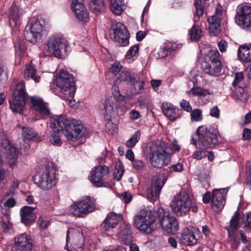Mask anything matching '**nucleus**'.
Listing matches in <instances>:
<instances>
[{"label": "nucleus", "mask_w": 251, "mask_h": 251, "mask_svg": "<svg viewBox=\"0 0 251 251\" xmlns=\"http://www.w3.org/2000/svg\"><path fill=\"white\" fill-rule=\"evenodd\" d=\"M56 85L62 94L61 97L65 100L70 101L73 99L75 88L74 78L67 71L62 70L56 76Z\"/></svg>", "instance_id": "obj_1"}, {"label": "nucleus", "mask_w": 251, "mask_h": 251, "mask_svg": "<svg viewBox=\"0 0 251 251\" xmlns=\"http://www.w3.org/2000/svg\"><path fill=\"white\" fill-rule=\"evenodd\" d=\"M170 205L173 212L177 216L186 215L190 209L194 213L198 211V207L192 205L188 195L184 191H181L176 195Z\"/></svg>", "instance_id": "obj_2"}, {"label": "nucleus", "mask_w": 251, "mask_h": 251, "mask_svg": "<svg viewBox=\"0 0 251 251\" xmlns=\"http://www.w3.org/2000/svg\"><path fill=\"white\" fill-rule=\"evenodd\" d=\"M155 216L151 210L142 209L133 218V225L139 231L151 234L155 229Z\"/></svg>", "instance_id": "obj_3"}, {"label": "nucleus", "mask_w": 251, "mask_h": 251, "mask_svg": "<svg viewBox=\"0 0 251 251\" xmlns=\"http://www.w3.org/2000/svg\"><path fill=\"white\" fill-rule=\"evenodd\" d=\"M198 138L194 144L202 149L213 148L218 143V131L211 126H200L197 129Z\"/></svg>", "instance_id": "obj_4"}, {"label": "nucleus", "mask_w": 251, "mask_h": 251, "mask_svg": "<svg viewBox=\"0 0 251 251\" xmlns=\"http://www.w3.org/2000/svg\"><path fill=\"white\" fill-rule=\"evenodd\" d=\"M168 146L164 143L153 146L151 149L150 160L154 167L162 168L169 164L171 154L168 152Z\"/></svg>", "instance_id": "obj_5"}, {"label": "nucleus", "mask_w": 251, "mask_h": 251, "mask_svg": "<svg viewBox=\"0 0 251 251\" xmlns=\"http://www.w3.org/2000/svg\"><path fill=\"white\" fill-rule=\"evenodd\" d=\"M201 69L205 73L215 76L221 74L222 65L220 53L217 50H211L206 55L205 60L203 61Z\"/></svg>", "instance_id": "obj_6"}, {"label": "nucleus", "mask_w": 251, "mask_h": 251, "mask_svg": "<svg viewBox=\"0 0 251 251\" xmlns=\"http://www.w3.org/2000/svg\"><path fill=\"white\" fill-rule=\"evenodd\" d=\"M67 42L61 35L56 34L50 36L48 41L46 53L58 58H62L65 54Z\"/></svg>", "instance_id": "obj_7"}, {"label": "nucleus", "mask_w": 251, "mask_h": 251, "mask_svg": "<svg viewBox=\"0 0 251 251\" xmlns=\"http://www.w3.org/2000/svg\"><path fill=\"white\" fill-rule=\"evenodd\" d=\"M99 107L100 110L103 111L104 118L107 121L105 125L106 130L110 134H113L116 128V125L112 123L113 118H116L118 115L117 105L111 99L106 98L100 102Z\"/></svg>", "instance_id": "obj_8"}, {"label": "nucleus", "mask_w": 251, "mask_h": 251, "mask_svg": "<svg viewBox=\"0 0 251 251\" xmlns=\"http://www.w3.org/2000/svg\"><path fill=\"white\" fill-rule=\"evenodd\" d=\"M46 25V23L43 20H37L31 22L25 28V38L33 44L41 42Z\"/></svg>", "instance_id": "obj_9"}, {"label": "nucleus", "mask_w": 251, "mask_h": 251, "mask_svg": "<svg viewBox=\"0 0 251 251\" xmlns=\"http://www.w3.org/2000/svg\"><path fill=\"white\" fill-rule=\"evenodd\" d=\"M157 215L159 225L167 233L174 234L178 230V222L176 218L172 216L169 212L160 208L157 211Z\"/></svg>", "instance_id": "obj_10"}, {"label": "nucleus", "mask_w": 251, "mask_h": 251, "mask_svg": "<svg viewBox=\"0 0 251 251\" xmlns=\"http://www.w3.org/2000/svg\"><path fill=\"white\" fill-rule=\"evenodd\" d=\"M251 4L243 2L236 9L235 21L242 28L251 30Z\"/></svg>", "instance_id": "obj_11"}, {"label": "nucleus", "mask_w": 251, "mask_h": 251, "mask_svg": "<svg viewBox=\"0 0 251 251\" xmlns=\"http://www.w3.org/2000/svg\"><path fill=\"white\" fill-rule=\"evenodd\" d=\"M95 208L93 201L89 197H85L81 200L74 202L71 206L70 211L75 216L83 217Z\"/></svg>", "instance_id": "obj_12"}, {"label": "nucleus", "mask_w": 251, "mask_h": 251, "mask_svg": "<svg viewBox=\"0 0 251 251\" xmlns=\"http://www.w3.org/2000/svg\"><path fill=\"white\" fill-rule=\"evenodd\" d=\"M110 35L117 46H126L129 44V34L126 27L121 23L112 25Z\"/></svg>", "instance_id": "obj_13"}, {"label": "nucleus", "mask_w": 251, "mask_h": 251, "mask_svg": "<svg viewBox=\"0 0 251 251\" xmlns=\"http://www.w3.org/2000/svg\"><path fill=\"white\" fill-rule=\"evenodd\" d=\"M35 182L41 189L49 190L56 184L54 173L46 169L35 176Z\"/></svg>", "instance_id": "obj_14"}, {"label": "nucleus", "mask_w": 251, "mask_h": 251, "mask_svg": "<svg viewBox=\"0 0 251 251\" xmlns=\"http://www.w3.org/2000/svg\"><path fill=\"white\" fill-rule=\"evenodd\" d=\"M109 173V169L105 165L94 167L91 171L90 181L97 187H106L108 185L105 182L104 177Z\"/></svg>", "instance_id": "obj_15"}, {"label": "nucleus", "mask_w": 251, "mask_h": 251, "mask_svg": "<svg viewBox=\"0 0 251 251\" xmlns=\"http://www.w3.org/2000/svg\"><path fill=\"white\" fill-rule=\"evenodd\" d=\"M166 180L165 177L162 175L153 176L147 189V198L151 201L156 200L159 196L160 191L164 185Z\"/></svg>", "instance_id": "obj_16"}, {"label": "nucleus", "mask_w": 251, "mask_h": 251, "mask_svg": "<svg viewBox=\"0 0 251 251\" xmlns=\"http://www.w3.org/2000/svg\"><path fill=\"white\" fill-rule=\"evenodd\" d=\"M74 121L66 115H56L50 119V126L54 132L66 131L73 126Z\"/></svg>", "instance_id": "obj_17"}, {"label": "nucleus", "mask_w": 251, "mask_h": 251, "mask_svg": "<svg viewBox=\"0 0 251 251\" xmlns=\"http://www.w3.org/2000/svg\"><path fill=\"white\" fill-rule=\"evenodd\" d=\"M14 245L16 251H32V239L30 236L25 233L15 236Z\"/></svg>", "instance_id": "obj_18"}, {"label": "nucleus", "mask_w": 251, "mask_h": 251, "mask_svg": "<svg viewBox=\"0 0 251 251\" xmlns=\"http://www.w3.org/2000/svg\"><path fill=\"white\" fill-rule=\"evenodd\" d=\"M227 192L226 188L213 190L212 208L214 211L218 212L223 208L226 203L225 196Z\"/></svg>", "instance_id": "obj_19"}, {"label": "nucleus", "mask_w": 251, "mask_h": 251, "mask_svg": "<svg viewBox=\"0 0 251 251\" xmlns=\"http://www.w3.org/2000/svg\"><path fill=\"white\" fill-rule=\"evenodd\" d=\"M199 234L197 230L194 228H184L180 235L182 242L187 246H193L198 243Z\"/></svg>", "instance_id": "obj_20"}, {"label": "nucleus", "mask_w": 251, "mask_h": 251, "mask_svg": "<svg viewBox=\"0 0 251 251\" xmlns=\"http://www.w3.org/2000/svg\"><path fill=\"white\" fill-rule=\"evenodd\" d=\"M36 207L25 206L20 210L21 222L26 226H30L36 219Z\"/></svg>", "instance_id": "obj_21"}, {"label": "nucleus", "mask_w": 251, "mask_h": 251, "mask_svg": "<svg viewBox=\"0 0 251 251\" xmlns=\"http://www.w3.org/2000/svg\"><path fill=\"white\" fill-rule=\"evenodd\" d=\"M123 219V217L122 215L110 212L107 215L101 224V227L104 231L110 230L111 229L114 228Z\"/></svg>", "instance_id": "obj_22"}, {"label": "nucleus", "mask_w": 251, "mask_h": 251, "mask_svg": "<svg viewBox=\"0 0 251 251\" xmlns=\"http://www.w3.org/2000/svg\"><path fill=\"white\" fill-rule=\"evenodd\" d=\"M163 114L171 121L174 122L181 117L182 110L176 107L171 103L164 102L162 105Z\"/></svg>", "instance_id": "obj_23"}, {"label": "nucleus", "mask_w": 251, "mask_h": 251, "mask_svg": "<svg viewBox=\"0 0 251 251\" xmlns=\"http://www.w3.org/2000/svg\"><path fill=\"white\" fill-rule=\"evenodd\" d=\"M238 56L245 62H251V43H245L239 47Z\"/></svg>", "instance_id": "obj_24"}, {"label": "nucleus", "mask_w": 251, "mask_h": 251, "mask_svg": "<svg viewBox=\"0 0 251 251\" xmlns=\"http://www.w3.org/2000/svg\"><path fill=\"white\" fill-rule=\"evenodd\" d=\"M30 102L34 109L40 114L45 115H48L50 114L49 108L42 99L38 98L32 97L30 98Z\"/></svg>", "instance_id": "obj_25"}, {"label": "nucleus", "mask_w": 251, "mask_h": 251, "mask_svg": "<svg viewBox=\"0 0 251 251\" xmlns=\"http://www.w3.org/2000/svg\"><path fill=\"white\" fill-rule=\"evenodd\" d=\"M12 98V101H9L10 108L13 112L21 114L25 107L26 99L13 96Z\"/></svg>", "instance_id": "obj_26"}, {"label": "nucleus", "mask_w": 251, "mask_h": 251, "mask_svg": "<svg viewBox=\"0 0 251 251\" xmlns=\"http://www.w3.org/2000/svg\"><path fill=\"white\" fill-rule=\"evenodd\" d=\"M240 217V214L238 210H237L230 220V224L226 229L228 231V236L230 238H234V235L235 231L238 229L239 227V222Z\"/></svg>", "instance_id": "obj_27"}, {"label": "nucleus", "mask_w": 251, "mask_h": 251, "mask_svg": "<svg viewBox=\"0 0 251 251\" xmlns=\"http://www.w3.org/2000/svg\"><path fill=\"white\" fill-rule=\"evenodd\" d=\"M207 20L209 24V31L214 35L219 34L221 31L220 17L211 16Z\"/></svg>", "instance_id": "obj_28"}, {"label": "nucleus", "mask_w": 251, "mask_h": 251, "mask_svg": "<svg viewBox=\"0 0 251 251\" xmlns=\"http://www.w3.org/2000/svg\"><path fill=\"white\" fill-rule=\"evenodd\" d=\"M36 72L35 67L31 63L26 64L24 71V77L26 79H31L37 83L39 81L40 77L36 75Z\"/></svg>", "instance_id": "obj_29"}, {"label": "nucleus", "mask_w": 251, "mask_h": 251, "mask_svg": "<svg viewBox=\"0 0 251 251\" xmlns=\"http://www.w3.org/2000/svg\"><path fill=\"white\" fill-rule=\"evenodd\" d=\"M88 6L90 10L96 14L104 11L105 9L103 0H90Z\"/></svg>", "instance_id": "obj_30"}, {"label": "nucleus", "mask_w": 251, "mask_h": 251, "mask_svg": "<svg viewBox=\"0 0 251 251\" xmlns=\"http://www.w3.org/2000/svg\"><path fill=\"white\" fill-rule=\"evenodd\" d=\"M1 216V226L4 231L12 227V224L10 222V213L9 210L3 209Z\"/></svg>", "instance_id": "obj_31"}, {"label": "nucleus", "mask_w": 251, "mask_h": 251, "mask_svg": "<svg viewBox=\"0 0 251 251\" xmlns=\"http://www.w3.org/2000/svg\"><path fill=\"white\" fill-rule=\"evenodd\" d=\"M27 95L25 92V83L24 81H21L17 84L12 96L26 99Z\"/></svg>", "instance_id": "obj_32"}, {"label": "nucleus", "mask_w": 251, "mask_h": 251, "mask_svg": "<svg viewBox=\"0 0 251 251\" xmlns=\"http://www.w3.org/2000/svg\"><path fill=\"white\" fill-rule=\"evenodd\" d=\"M194 4L196 10L194 20L195 22H198L200 20V16L203 14L204 0H195Z\"/></svg>", "instance_id": "obj_33"}, {"label": "nucleus", "mask_w": 251, "mask_h": 251, "mask_svg": "<svg viewBox=\"0 0 251 251\" xmlns=\"http://www.w3.org/2000/svg\"><path fill=\"white\" fill-rule=\"evenodd\" d=\"M111 4V10L116 15H120L123 11V6L125 4L124 0H109Z\"/></svg>", "instance_id": "obj_34"}, {"label": "nucleus", "mask_w": 251, "mask_h": 251, "mask_svg": "<svg viewBox=\"0 0 251 251\" xmlns=\"http://www.w3.org/2000/svg\"><path fill=\"white\" fill-rule=\"evenodd\" d=\"M20 16L18 7L14 3H13L11 6V10L9 13L10 24H11L12 21L13 25L15 26H17L20 19Z\"/></svg>", "instance_id": "obj_35"}, {"label": "nucleus", "mask_w": 251, "mask_h": 251, "mask_svg": "<svg viewBox=\"0 0 251 251\" xmlns=\"http://www.w3.org/2000/svg\"><path fill=\"white\" fill-rule=\"evenodd\" d=\"M189 34L191 40L198 41L202 37V30L198 25H195L189 30Z\"/></svg>", "instance_id": "obj_36"}, {"label": "nucleus", "mask_w": 251, "mask_h": 251, "mask_svg": "<svg viewBox=\"0 0 251 251\" xmlns=\"http://www.w3.org/2000/svg\"><path fill=\"white\" fill-rule=\"evenodd\" d=\"M6 150L7 157L9 160V162L10 164H13L16 161L18 155V151L13 145L10 146Z\"/></svg>", "instance_id": "obj_37"}, {"label": "nucleus", "mask_w": 251, "mask_h": 251, "mask_svg": "<svg viewBox=\"0 0 251 251\" xmlns=\"http://www.w3.org/2000/svg\"><path fill=\"white\" fill-rule=\"evenodd\" d=\"M118 79L121 81H124L131 83L132 81H136V80H137V75L136 74H131L126 71H123L120 74Z\"/></svg>", "instance_id": "obj_38"}, {"label": "nucleus", "mask_w": 251, "mask_h": 251, "mask_svg": "<svg viewBox=\"0 0 251 251\" xmlns=\"http://www.w3.org/2000/svg\"><path fill=\"white\" fill-rule=\"evenodd\" d=\"M241 224L243 225L242 228L247 232L251 231V212L243 215Z\"/></svg>", "instance_id": "obj_39"}, {"label": "nucleus", "mask_w": 251, "mask_h": 251, "mask_svg": "<svg viewBox=\"0 0 251 251\" xmlns=\"http://www.w3.org/2000/svg\"><path fill=\"white\" fill-rule=\"evenodd\" d=\"M75 12L76 17L81 21L84 22H87L89 18V15L87 11L84 6L82 8H76V9H73Z\"/></svg>", "instance_id": "obj_40"}, {"label": "nucleus", "mask_w": 251, "mask_h": 251, "mask_svg": "<svg viewBox=\"0 0 251 251\" xmlns=\"http://www.w3.org/2000/svg\"><path fill=\"white\" fill-rule=\"evenodd\" d=\"M235 96L237 99L243 102H246L249 99V95L246 92V88L240 86L235 90Z\"/></svg>", "instance_id": "obj_41"}, {"label": "nucleus", "mask_w": 251, "mask_h": 251, "mask_svg": "<svg viewBox=\"0 0 251 251\" xmlns=\"http://www.w3.org/2000/svg\"><path fill=\"white\" fill-rule=\"evenodd\" d=\"M37 135V134L32 128L29 127H23L22 137L24 140H32Z\"/></svg>", "instance_id": "obj_42"}, {"label": "nucleus", "mask_w": 251, "mask_h": 251, "mask_svg": "<svg viewBox=\"0 0 251 251\" xmlns=\"http://www.w3.org/2000/svg\"><path fill=\"white\" fill-rule=\"evenodd\" d=\"M187 93L188 94L192 93L193 96L198 97H205L207 95L210 94L208 90L199 86L193 87Z\"/></svg>", "instance_id": "obj_43"}, {"label": "nucleus", "mask_w": 251, "mask_h": 251, "mask_svg": "<svg viewBox=\"0 0 251 251\" xmlns=\"http://www.w3.org/2000/svg\"><path fill=\"white\" fill-rule=\"evenodd\" d=\"M124 172L123 166L121 162H116L115 166V170L114 172V178L117 181L121 179Z\"/></svg>", "instance_id": "obj_44"}, {"label": "nucleus", "mask_w": 251, "mask_h": 251, "mask_svg": "<svg viewBox=\"0 0 251 251\" xmlns=\"http://www.w3.org/2000/svg\"><path fill=\"white\" fill-rule=\"evenodd\" d=\"M141 133L139 131H136L131 138L126 141V145L128 148H132L136 145L140 139Z\"/></svg>", "instance_id": "obj_45"}, {"label": "nucleus", "mask_w": 251, "mask_h": 251, "mask_svg": "<svg viewBox=\"0 0 251 251\" xmlns=\"http://www.w3.org/2000/svg\"><path fill=\"white\" fill-rule=\"evenodd\" d=\"M118 240L122 243L129 245L132 242L131 233H127L124 234H117Z\"/></svg>", "instance_id": "obj_46"}, {"label": "nucleus", "mask_w": 251, "mask_h": 251, "mask_svg": "<svg viewBox=\"0 0 251 251\" xmlns=\"http://www.w3.org/2000/svg\"><path fill=\"white\" fill-rule=\"evenodd\" d=\"M14 47L16 53L19 55H20L25 49L24 41L20 39H18L15 41Z\"/></svg>", "instance_id": "obj_47"}, {"label": "nucleus", "mask_w": 251, "mask_h": 251, "mask_svg": "<svg viewBox=\"0 0 251 251\" xmlns=\"http://www.w3.org/2000/svg\"><path fill=\"white\" fill-rule=\"evenodd\" d=\"M72 127L74 128V135H75V137H78V138H80L81 137L84 135L86 129L83 125L80 124H77L75 125L74 122Z\"/></svg>", "instance_id": "obj_48"}, {"label": "nucleus", "mask_w": 251, "mask_h": 251, "mask_svg": "<svg viewBox=\"0 0 251 251\" xmlns=\"http://www.w3.org/2000/svg\"><path fill=\"white\" fill-rule=\"evenodd\" d=\"M135 82L132 81L131 83L134 86L135 89V93L137 94H140L144 89V81L143 80H140L139 77L137 75V80L134 81Z\"/></svg>", "instance_id": "obj_49"}, {"label": "nucleus", "mask_w": 251, "mask_h": 251, "mask_svg": "<svg viewBox=\"0 0 251 251\" xmlns=\"http://www.w3.org/2000/svg\"><path fill=\"white\" fill-rule=\"evenodd\" d=\"M202 111L199 109H194L191 113V120L192 122H198L202 120Z\"/></svg>", "instance_id": "obj_50"}, {"label": "nucleus", "mask_w": 251, "mask_h": 251, "mask_svg": "<svg viewBox=\"0 0 251 251\" xmlns=\"http://www.w3.org/2000/svg\"><path fill=\"white\" fill-rule=\"evenodd\" d=\"M127 233H131L130 226L124 221L119 227L117 234H124Z\"/></svg>", "instance_id": "obj_51"}, {"label": "nucleus", "mask_w": 251, "mask_h": 251, "mask_svg": "<svg viewBox=\"0 0 251 251\" xmlns=\"http://www.w3.org/2000/svg\"><path fill=\"white\" fill-rule=\"evenodd\" d=\"M57 133L55 132L51 135L50 141L53 145L60 146L62 145V142L60 139V136Z\"/></svg>", "instance_id": "obj_52"}, {"label": "nucleus", "mask_w": 251, "mask_h": 251, "mask_svg": "<svg viewBox=\"0 0 251 251\" xmlns=\"http://www.w3.org/2000/svg\"><path fill=\"white\" fill-rule=\"evenodd\" d=\"M65 136L68 140L72 141H75L78 139V137H75L74 128L71 126L70 129L67 130Z\"/></svg>", "instance_id": "obj_53"}, {"label": "nucleus", "mask_w": 251, "mask_h": 251, "mask_svg": "<svg viewBox=\"0 0 251 251\" xmlns=\"http://www.w3.org/2000/svg\"><path fill=\"white\" fill-rule=\"evenodd\" d=\"M138 50L139 47L137 45H134L131 47L127 52V58L130 59V58L135 56L138 52Z\"/></svg>", "instance_id": "obj_54"}, {"label": "nucleus", "mask_w": 251, "mask_h": 251, "mask_svg": "<svg viewBox=\"0 0 251 251\" xmlns=\"http://www.w3.org/2000/svg\"><path fill=\"white\" fill-rule=\"evenodd\" d=\"M244 78V74L242 72L236 73L235 75L234 80L233 82V85L234 87L238 86L242 82Z\"/></svg>", "instance_id": "obj_55"}, {"label": "nucleus", "mask_w": 251, "mask_h": 251, "mask_svg": "<svg viewBox=\"0 0 251 251\" xmlns=\"http://www.w3.org/2000/svg\"><path fill=\"white\" fill-rule=\"evenodd\" d=\"M122 68V65L118 62L114 63L109 69V72L115 75H117L121 71Z\"/></svg>", "instance_id": "obj_56"}, {"label": "nucleus", "mask_w": 251, "mask_h": 251, "mask_svg": "<svg viewBox=\"0 0 251 251\" xmlns=\"http://www.w3.org/2000/svg\"><path fill=\"white\" fill-rule=\"evenodd\" d=\"M138 102L139 107L142 109L148 107L149 104V100L148 99L143 96H140L138 98Z\"/></svg>", "instance_id": "obj_57"}, {"label": "nucleus", "mask_w": 251, "mask_h": 251, "mask_svg": "<svg viewBox=\"0 0 251 251\" xmlns=\"http://www.w3.org/2000/svg\"><path fill=\"white\" fill-rule=\"evenodd\" d=\"M180 107L187 112H191L192 108L188 101L182 100L180 103Z\"/></svg>", "instance_id": "obj_58"}, {"label": "nucleus", "mask_w": 251, "mask_h": 251, "mask_svg": "<svg viewBox=\"0 0 251 251\" xmlns=\"http://www.w3.org/2000/svg\"><path fill=\"white\" fill-rule=\"evenodd\" d=\"M183 165L180 163L173 165L169 167L171 172H181L183 170Z\"/></svg>", "instance_id": "obj_59"}, {"label": "nucleus", "mask_w": 251, "mask_h": 251, "mask_svg": "<svg viewBox=\"0 0 251 251\" xmlns=\"http://www.w3.org/2000/svg\"><path fill=\"white\" fill-rule=\"evenodd\" d=\"M129 117L132 120H136L141 117V114L139 111L133 109L129 112Z\"/></svg>", "instance_id": "obj_60"}, {"label": "nucleus", "mask_w": 251, "mask_h": 251, "mask_svg": "<svg viewBox=\"0 0 251 251\" xmlns=\"http://www.w3.org/2000/svg\"><path fill=\"white\" fill-rule=\"evenodd\" d=\"M120 198L123 200L125 203H128L131 201L132 196L130 193L125 192L121 194Z\"/></svg>", "instance_id": "obj_61"}, {"label": "nucleus", "mask_w": 251, "mask_h": 251, "mask_svg": "<svg viewBox=\"0 0 251 251\" xmlns=\"http://www.w3.org/2000/svg\"><path fill=\"white\" fill-rule=\"evenodd\" d=\"M72 9H76V8H82L83 5L84 0H72Z\"/></svg>", "instance_id": "obj_62"}, {"label": "nucleus", "mask_w": 251, "mask_h": 251, "mask_svg": "<svg viewBox=\"0 0 251 251\" xmlns=\"http://www.w3.org/2000/svg\"><path fill=\"white\" fill-rule=\"evenodd\" d=\"M132 165L134 168L137 170H142L145 166L143 162L140 160H133Z\"/></svg>", "instance_id": "obj_63"}, {"label": "nucleus", "mask_w": 251, "mask_h": 251, "mask_svg": "<svg viewBox=\"0 0 251 251\" xmlns=\"http://www.w3.org/2000/svg\"><path fill=\"white\" fill-rule=\"evenodd\" d=\"M227 43L224 40H221L218 43V47L221 52H224L226 51L227 47Z\"/></svg>", "instance_id": "obj_64"}]
</instances>
